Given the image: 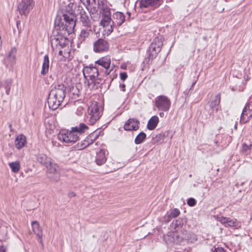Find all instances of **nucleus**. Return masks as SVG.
<instances>
[{"mask_svg":"<svg viewBox=\"0 0 252 252\" xmlns=\"http://www.w3.org/2000/svg\"><path fill=\"white\" fill-rule=\"evenodd\" d=\"M74 4L69 3L63 10L62 17L57 16L54 28L50 37L51 46L54 51L63 48L68 45L67 36L73 32L76 25Z\"/></svg>","mask_w":252,"mask_h":252,"instance_id":"obj_1","label":"nucleus"},{"mask_svg":"<svg viewBox=\"0 0 252 252\" xmlns=\"http://www.w3.org/2000/svg\"><path fill=\"white\" fill-rule=\"evenodd\" d=\"M88 126L83 123H80L78 126L72 127L71 130L62 129L58 134V139L66 143H74L79 138L81 134L88 129Z\"/></svg>","mask_w":252,"mask_h":252,"instance_id":"obj_2","label":"nucleus"},{"mask_svg":"<svg viewBox=\"0 0 252 252\" xmlns=\"http://www.w3.org/2000/svg\"><path fill=\"white\" fill-rule=\"evenodd\" d=\"M66 95V86L61 83L55 84L51 89L48 98L49 107L53 110L59 108Z\"/></svg>","mask_w":252,"mask_h":252,"instance_id":"obj_3","label":"nucleus"},{"mask_svg":"<svg viewBox=\"0 0 252 252\" xmlns=\"http://www.w3.org/2000/svg\"><path fill=\"white\" fill-rule=\"evenodd\" d=\"M100 69L93 64L89 66L84 67L83 70V75L85 79L87 80V83L89 87L92 86L94 89L96 84L101 83L102 80L98 77Z\"/></svg>","mask_w":252,"mask_h":252,"instance_id":"obj_4","label":"nucleus"},{"mask_svg":"<svg viewBox=\"0 0 252 252\" xmlns=\"http://www.w3.org/2000/svg\"><path fill=\"white\" fill-rule=\"evenodd\" d=\"M162 43L158 39H155L149 46L147 51L148 56L144 61V63L148 65L152 63L153 60L156 58L158 53L161 51Z\"/></svg>","mask_w":252,"mask_h":252,"instance_id":"obj_5","label":"nucleus"},{"mask_svg":"<svg viewBox=\"0 0 252 252\" xmlns=\"http://www.w3.org/2000/svg\"><path fill=\"white\" fill-rule=\"evenodd\" d=\"M77 11V15L81 27H92L93 19L91 15L87 13L81 6H78Z\"/></svg>","mask_w":252,"mask_h":252,"instance_id":"obj_6","label":"nucleus"},{"mask_svg":"<svg viewBox=\"0 0 252 252\" xmlns=\"http://www.w3.org/2000/svg\"><path fill=\"white\" fill-rule=\"evenodd\" d=\"M88 118L90 125H93L99 120L102 115V111L100 106L97 104H93L88 108Z\"/></svg>","mask_w":252,"mask_h":252,"instance_id":"obj_7","label":"nucleus"},{"mask_svg":"<svg viewBox=\"0 0 252 252\" xmlns=\"http://www.w3.org/2000/svg\"><path fill=\"white\" fill-rule=\"evenodd\" d=\"M100 12L102 13V18L100 21L101 25L105 28L106 30L110 28L113 24V19L111 17L110 9L107 6H100Z\"/></svg>","mask_w":252,"mask_h":252,"instance_id":"obj_8","label":"nucleus"},{"mask_svg":"<svg viewBox=\"0 0 252 252\" xmlns=\"http://www.w3.org/2000/svg\"><path fill=\"white\" fill-rule=\"evenodd\" d=\"M33 7L32 0H22L18 5L17 10L20 15L27 16Z\"/></svg>","mask_w":252,"mask_h":252,"instance_id":"obj_9","label":"nucleus"},{"mask_svg":"<svg viewBox=\"0 0 252 252\" xmlns=\"http://www.w3.org/2000/svg\"><path fill=\"white\" fill-rule=\"evenodd\" d=\"M155 105L159 110L167 111L170 108L171 102L167 96L160 95L156 99Z\"/></svg>","mask_w":252,"mask_h":252,"instance_id":"obj_10","label":"nucleus"},{"mask_svg":"<svg viewBox=\"0 0 252 252\" xmlns=\"http://www.w3.org/2000/svg\"><path fill=\"white\" fill-rule=\"evenodd\" d=\"M113 24L108 29L109 33L113 31L115 28L121 26L125 21V16L121 12H116L113 15Z\"/></svg>","mask_w":252,"mask_h":252,"instance_id":"obj_11","label":"nucleus"},{"mask_svg":"<svg viewBox=\"0 0 252 252\" xmlns=\"http://www.w3.org/2000/svg\"><path fill=\"white\" fill-rule=\"evenodd\" d=\"M217 220L223 224L225 226L233 227L236 229L241 227V222L236 219H231L229 218H226L223 216H217Z\"/></svg>","mask_w":252,"mask_h":252,"instance_id":"obj_12","label":"nucleus"},{"mask_svg":"<svg viewBox=\"0 0 252 252\" xmlns=\"http://www.w3.org/2000/svg\"><path fill=\"white\" fill-rule=\"evenodd\" d=\"M101 5L106 6L102 1L99 0H87V3L85 5L86 8L92 13H95L98 8L100 10Z\"/></svg>","mask_w":252,"mask_h":252,"instance_id":"obj_13","label":"nucleus"},{"mask_svg":"<svg viewBox=\"0 0 252 252\" xmlns=\"http://www.w3.org/2000/svg\"><path fill=\"white\" fill-rule=\"evenodd\" d=\"M220 94H218L214 96L212 95L210 100L208 102V104L212 111L217 112L221 109L220 105Z\"/></svg>","mask_w":252,"mask_h":252,"instance_id":"obj_14","label":"nucleus"},{"mask_svg":"<svg viewBox=\"0 0 252 252\" xmlns=\"http://www.w3.org/2000/svg\"><path fill=\"white\" fill-rule=\"evenodd\" d=\"M109 49L108 42L102 38H99L94 43V50L95 52L107 51Z\"/></svg>","mask_w":252,"mask_h":252,"instance_id":"obj_15","label":"nucleus"},{"mask_svg":"<svg viewBox=\"0 0 252 252\" xmlns=\"http://www.w3.org/2000/svg\"><path fill=\"white\" fill-rule=\"evenodd\" d=\"M97 138V135L94 136V134H90L83 141H82L81 143H78L75 145V148L78 150H82L93 143Z\"/></svg>","mask_w":252,"mask_h":252,"instance_id":"obj_16","label":"nucleus"},{"mask_svg":"<svg viewBox=\"0 0 252 252\" xmlns=\"http://www.w3.org/2000/svg\"><path fill=\"white\" fill-rule=\"evenodd\" d=\"M162 2V0H139L140 8H147L150 6L157 8Z\"/></svg>","mask_w":252,"mask_h":252,"instance_id":"obj_17","label":"nucleus"},{"mask_svg":"<svg viewBox=\"0 0 252 252\" xmlns=\"http://www.w3.org/2000/svg\"><path fill=\"white\" fill-rule=\"evenodd\" d=\"M139 121L136 119L130 118L125 123L124 128L127 131L136 130L139 128Z\"/></svg>","mask_w":252,"mask_h":252,"instance_id":"obj_18","label":"nucleus"},{"mask_svg":"<svg viewBox=\"0 0 252 252\" xmlns=\"http://www.w3.org/2000/svg\"><path fill=\"white\" fill-rule=\"evenodd\" d=\"M16 49L15 48H12L7 57L4 59L3 62L6 66H12L15 63L16 61Z\"/></svg>","mask_w":252,"mask_h":252,"instance_id":"obj_19","label":"nucleus"},{"mask_svg":"<svg viewBox=\"0 0 252 252\" xmlns=\"http://www.w3.org/2000/svg\"><path fill=\"white\" fill-rule=\"evenodd\" d=\"M93 27H81V32L79 34L80 39L82 41L88 38L91 34H93Z\"/></svg>","mask_w":252,"mask_h":252,"instance_id":"obj_20","label":"nucleus"},{"mask_svg":"<svg viewBox=\"0 0 252 252\" xmlns=\"http://www.w3.org/2000/svg\"><path fill=\"white\" fill-rule=\"evenodd\" d=\"M13 83V80L11 78L5 79L3 82H0V90L4 88L7 95L10 94L11 87Z\"/></svg>","mask_w":252,"mask_h":252,"instance_id":"obj_21","label":"nucleus"},{"mask_svg":"<svg viewBox=\"0 0 252 252\" xmlns=\"http://www.w3.org/2000/svg\"><path fill=\"white\" fill-rule=\"evenodd\" d=\"M111 63L110 57L109 56H106L99 59L95 62V63L102 66L104 69L110 68Z\"/></svg>","mask_w":252,"mask_h":252,"instance_id":"obj_22","label":"nucleus"},{"mask_svg":"<svg viewBox=\"0 0 252 252\" xmlns=\"http://www.w3.org/2000/svg\"><path fill=\"white\" fill-rule=\"evenodd\" d=\"M106 159L105 151L103 150H100L97 153L95 160L96 164L100 166L105 163Z\"/></svg>","mask_w":252,"mask_h":252,"instance_id":"obj_23","label":"nucleus"},{"mask_svg":"<svg viewBox=\"0 0 252 252\" xmlns=\"http://www.w3.org/2000/svg\"><path fill=\"white\" fill-rule=\"evenodd\" d=\"M26 143V137L23 134H20L17 136L15 140V145L17 149L22 148Z\"/></svg>","mask_w":252,"mask_h":252,"instance_id":"obj_24","label":"nucleus"},{"mask_svg":"<svg viewBox=\"0 0 252 252\" xmlns=\"http://www.w3.org/2000/svg\"><path fill=\"white\" fill-rule=\"evenodd\" d=\"M49 68V59L48 55H45L44 57L43 62L41 71V74L42 75H45L47 74Z\"/></svg>","mask_w":252,"mask_h":252,"instance_id":"obj_25","label":"nucleus"},{"mask_svg":"<svg viewBox=\"0 0 252 252\" xmlns=\"http://www.w3.org/2000/svg\"><path fill=\"white\" fill-rule=\"evenodd\" d=\"M159 122V119L158 116H152L149 120L147 124V128L149 130H154L157 126Z\"/></svg>","mask_w":252,"mask_h":252,"instance_id":"obj_26","label":"nucleus"},{"mask_svg":"<svg viewBox=\"0 0 252 252\" xmlns=\"http://www.w3.org/2000/svg\"><path fill=\"white\" fill-rule=\"evenodd\" d=\"M37 161L41 164H43L46 167H48L51 163L50 158H48L46 155L43 154H39L37 156Z\"/></svg>","mask_w":252,"mask_h":252,"instance_id":"obj_27","label":"nucleus"},{"mask_svg":"<svg viewBox=\"0 0 252 252\" xmlns=\"http://www.w3.org/2000/svg\"><path fill=\"white\" fill-rule=\"evenodd\" d=\"M252 117V111L246 109V107H245L241 116V121L244 123H246Z\"/></svg>","mask_w":252,"mask_h":252,"instance_id":"obj_28","label":"nucleus"},{"mask_svg":"<svg viewBox=\"0 0 252 252\" xmlns=\"http://www.w3.org/2000/svg\"><path fill=\"white\" fill-rule=\"evenodd\" d=\"M32 226L33 232L36 236H42V229L37 221H33L32 223Z\"/></svg>","mask_w":252,"mask_h":252,"instance_id":"obj_29","label":"nucleus"},{"mask_svg":"<svg viewBox=\"0 0 252 252\" xmlns=\"http://www.w3.org/2000/svg\"><path fill=\"white\" fill-rule=\"evenodd\" d=\"M252 148V144L247 145L245 143H244L242 145L241 152L243 155L247 156L251 153Z\"/></svg>","mask_w":252,"mask_h":252,"instance_id":"obj_30","label":"nucleus"},{"mask_svg":"<svg viewBox=\"0 0 252 252\" xmlns=\"http://www.w3.org/2000/svg\"><path fill=\"white\" fill-rule=\"evenodd\" d=\"M166 133H167V132H165L164 133H159V134L156 135V136L155 137L153 138V143H162V142H163V141L166 136Z\"/></svg>","mask_w":252,"mask_h":252,"instance_id":"obj_31","label":"nucleus"},{"mask_svg":"<svg viewBox=\"0 0 252 252\" xmlns=\"http://www.w3.org/2000/svg\"><path fill=\"white\" fill-rule=\"evenodd\" d=\"M146 138V134L143 132H141L136 137L134 142L136 144H140L145 140Z\"/></svg>","mask_w":252,"mask_h":252,"instance_id":"obj_32","label":"nucleus"},{"mask_svg":"<svg viewBox=\"0 0 252 252\" xmlns=\"http://www.w3.org/2000/svg\"><path fill=\"white\" fill-rule=\"evenodd\" d=\"M8 164L12 172L14 173H17L19 172L20 168V165L18 161L10 162Z\"/></svg>","mask_w":252,"mask_h":252,"instance_id":"obj_33","label":"nucleus"},{"mask_svg":"<svg viewBox=\"0 0 252 252\" xmlns=\"http://www.w3.org/2000/svg\"><path fill=\"white\" fill-rule=\"evenodd\" d=\"M180 214V212L178 209L175 208L171 211L170 213L168 215L167 221H169L170 219L178 217Z\"/></svg>","mask_w":252,"mask_h":252,"instance_id":"obj_34","label":"nucleus"},{"mask_svg":"<svg viewBox=\"0 0 252 252\" xmlns=\"http://www.w3.org/2000/svg\"><path fill=\"white\" fill-rule=\"evenodd\" d=\"M184 224V220L182 219H178L173 221L172 223V226L174 228H180Z\"/></svg>","mask_w":252,"mask_h":252,"instance_id":"obj_35","label":"nucleus"},{"mask_svg":"<svg viewBox=\"0 0 252 252\" xmlns=\"http://www.w3.org/2000/svg\"><path fill=\"white\" fill-rule=\"evenodd\" d=\"M163 238H164V241L168 245L170 244L171 243L177 244L178 243L175 242V239L177 240L179 238H182V237H163Z\"/></svg>","mask_w":252,"mask_h":252,"instance_id":"obj_36","label":"nucleus"},{"mask_svg":"<svg viewBox=\"0 0 252 252\" xmlns=\"http://www.w3.org/2000/svg\"><path fill=\"white\" fill-rule=\"evenodd\" d=\"M50 167L48 169V175H52L56 173H59L57 168L56 165H53L51 164V163L49 165Z\"/></svg>","mask_w":252,"mask_h":252,"instance_id":"obj_37","label":"nucleus"},{"mask_svg":"<svg viewBox=\"0 0 252 252\" xmlns=\"http://www.w3.org/2000/svg\"><path fill=\"white\" fill-rule=\"evenodd\" d=\"M48 177L54 182H58L60 177L59 173H56L54 174L48 175Z\"/></svg>","mask_w":252,"mask_h":252,"instance_id":"obj_38","label":"nucleus"},{"mask_svg":"<svg viewBox=\"0 0 252 252\" xmlns=\"http://www.w3.org/2000/svg\"><path fill=\"white\" fill-rule=\"evenodd\" d=\"M187 203L189 206L193 207L196 204V201L193 198H190L188 199Z\"/></svg>","mask_w":252,"mask_h":252,"instance_id":"obj_39","label":"nucleus"},{"mask_svg":"<svg viewBox=\"0 0 252 252\" xmlns=\"http://www.w3.org/2000/svg\"><path fill=\"white\" fill-rule=\"evenodd\" d=\"M112 70V69H110V68H104L103 69L100 68V73L104 72V75L107 76L110 73Z\"/></svg>","mask_w":252,"mask_h":252,"instance_id":"obj_40","label":"nucleus"},{"mask_svg":"<svg viewBox=\"0 0 252 252\" xmlns=\"http://www.w3.org/2000/svg\"><path fill=\"white\" fill-rule=\"evenodd\" d=\"M121 79L124 81L127 78V73L125 72H121L120 74Z\"/></svg>","mask_w":252,"mask_h":252,"instance_id":"obj_41","label":"nucleus"},{"mask_svg":"<svg viewBox=\"0 0 252 252\" xmlns=\"http://www.w3.org/2000/svg\"><path fill=\"white\" fill-rule=\"evenodd\" d=\"M245 107L246 109L252 111V101L247 103Z\"/></svg>","mask_w":252,"mask_h":252,"instance_id":"obj_42","label":"nucleus"},{"mask_svg":"<svg viewBox=\"0 0 252 252\" xmlns=\"http://www.w3.org/2000/svg\"><path fill=\"white\" fill-rule=\"evenodd\" d=\"M213 252H226L224 249L222 248H215V250H214Z\"/></svg>","mask_w":252,"mask_h":252,"instance_id":"obj_43","label":"nucleus"},{"mask_svg":"<svg viewBox=\"0 0 252 252\" xmlns=\"http://www.w3.org/2000/svg\"><path fill=\"white\" fill-rule=\"evenodd\" d=\"M120 88L123 92H125L126 91V85L125 84H121L120 85Z\"/></svg>","mask_w":252,"mask_h":252,"instance_id":"obj_44","label":"nucleus"},{"mask_svg":"<svg viewBox=\"0 0 252 252\" xmlns=\"http://www.w3.org/2000/svg\"><path fill=\"white\" fill-rule=\"evenodd\" d=\"M6 248L3 245L0 246V252H6Z\"/></svg>","mask_w":252,"mask_h":252,"instance_id":"obj_45","label":"nucleus"},{"mask_svg":"<svg viewBox=\"0 0 252 252\" xmlns=\"http://www.w3.org/2000/svg\"><path fill=\"white\" fill-rule=\"evenodd\" d=\"M76 196V194L74 192L70 191L68 193V196L69 197H72Z\"/></svg>","mask_w":252,"mask_h":252,"instance_id":"obj_46","label":"nucleus"},{"mask_svg":"<svg viewBox=\"0 0 252 252\" xmlns=\"http://www.w3.org/2000/svg\"><path fill=\"white\" fill-rule=\"evenodd\" d=\"M9 127L11 132H13L14 129L12 128V126L11 124H9Z\"/></svg>","mask_w":252,"mask_h":252,"instance_id":"obj_47","label":"nucleus"},{"mask_svg":"<svg viewBox=\"0 0 252 252\" xmlns=\"http://www.w3.org/2000/svg\"><path fill=\"white\" fill-rule=\"evenodd\" d=\"M80 1L85 5L87 3V0H80Z\"/></svg>","mask_w":252,"mask_h":252,"instance_id":"obj_48","label":"nucleus"},{"mask_svg":"<svg viewBox=\"0 0 252 252\" xmlns=\"http://www.w3.org/2000/svg\"><path fill=\"white\" fill-rule=\"evenodd\" d=\"M190 239H192V240L194 241H197L196 237H189Z\"/></svg>","mask_w":252,"mask_h":252,"instance_id":"obj_49","label":"nucleus"},{"mask_svg":"<svg viewBox=\"0 0 252 252\" xmlns=\"http://www.w3.org/2000/svg\"><path fill=\"white\" fill-rule=\"evenodd\" d=\"M59 54L60 55L62 56L63 55V51L62 50H60L59 52Z\"/></svg>","mask_w":252,"mask_h":252,"instance_id":"obj_50","label":"nucleus"},{"mask_svg":"<svg viewBox=\"0 0 252 252\" xmlns=\"http://www.w3.org/2000/svg\"><path fill=\"white\" fill-rule=\"evenodd\" d=\"M244 78L248 80L249 79V76L248 75H247V76L245 75L244 76Z\"/></svg>","mask_w":252,"mask_h":252,"instance_id":"obj_51","label":"nucleus"},{"mask_svg":"<svg viewBox=\"0 0 252 252\" xmlns=\"http://www.w3.org/2000/svg\"><path fill=\"white\" fill-rule=\"evenodd\" d=\"M173 0H166V2H171Z\"/></svg>","mask_w":252,"mask_h":252,"instance_id":"obj_52","label":"nucleus"},{"mask_svg":"<svg viewBox=\"0 0 252 252\" xmlns=\"http://www.w3.org/2000/svg\"><path fill=\"white\" fill-rule=\"evenodd\" d=\"M162 115H163V113L161 112V113H159V115H160V116H161Z\"/></svg>","mask_w":252,"mask_h":252,"instance_id":"obj_53","label":"nucleus"},{"mask_svg":"<svg viewBox=\"0 0 252 252\" xmlns=\"http://www.w3.org/2000/svg\"><path fill=\"white\" fill-rule=\"evenodd\" d=\"M40 242L41 243L42 245L43 246V244H42L41 239H40Z\"/></svg>","mask_w":252,"mask_h":252,"instance_id":"obj_54","label":"nucleus"},{"mask_svg":"<svg viewBox=\"0 0 252 252\" xmlns=\"http://www.w3.org/2000/svg\"><path fill=\"white\" fill-rule=\"evenodd\" d=\"M215 143L217 145V144L218 143V141H216L215 142Z\"/></svg>","mask_w":252,"mask_h":252,"instance_id":"obj_55","label":"nucleus"},{"mask_svg":"<svg viewBox=\"0 0 252 252\" xmlns=\"http://www.w3.org/2000/svg\"><path fill=\"white\" fill-rule=\"evenodd\" d=\"M195 82H194L193 83L192 85V87L195 84Z\"/></svg>","mask_w":252,"mask_h":252,"instance_id":"obj_56","label":"nucleus"},{"mask_svg":"<svg viewBox=\"0 0 252 252\" xmlns=\"http://www.w3.org/2000/svg\"><path fill=\"white\" fill-rule=\"evenodd\" d=\"M128 14L129 16H130V13L128 12Z\"/></svg>","mask_w":252,"mask_h":252,"instance_id":"obj_57","label":"nucleus"},{"mask_svg":"<svg viewBox=\"0 0 252 252\" xmlns=\"http://www.w3.org/2000/svg\"><path fill=\"white\" fill-rule=\"evenodd\" d=\"M189 176L190 177H191V174H190V175H189Z\"/></svg>","mask_w":252,"mask_h":252,"instance_id":"obj_58","label":"nucleus"},{"mask_svg":"<svg viewBox=\"0 0 252 252\" xmlns=\"http://www.w3.org/2000/svg\"><path fill=\"white\" fill-rule=\"evenodd\" d=\"M225 0V1H226V2L228 1V0Z\"/></svg>","mask_w":252,"mask_h":252,"instance_id":"obj_59","label":"nucleus"}]
</instances>
